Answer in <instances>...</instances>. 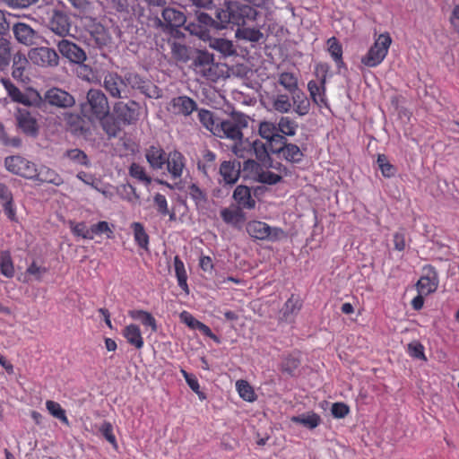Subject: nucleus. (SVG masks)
Wrapping results in <instances>:
<instances>
[{
    "label": "nucleus",
    "mask_w": 459,
    "mask_h": 459,
    "mask_svg": "<svg viewBox=\"0 0 459 459\" xmlns=\"http://www.w3.org/2000/svg\"><path fill=\"white\" fill-rule=\"evenodd\" d=\"M272 105L274 110L279 113H289L291 110V100L287 94H278L272 99Z\"/></svg>",
    "instance_id": "nucleus-42"
},
{
    "label": "nucleus",
    "mask_w": 459,
    "mask_h": 459,
    "mask_svg": "<svg viewBox=\"0 0 459 459\" xmlns=\"http://www.w3.org/2000/svg\"><path fill=\"white\" fill-rule=\"evenodd\" d=\"M16 121L19 128L26 134L36 136L38 134V125L36 119L25 108H18Z\"/></svg>",
    "instance_id": "nucleus-18"
},
{
    "label": "nucleus",
    "mask_w": 459,
    "mask_h": 459,
    "mask_svg": "<svg viewBox=\"0 0 459 459\" xmlns=\"http://www.w3.org/2000/svg\"><path fill=\"white\" fill-rule=\"evenodd\" d=\"M327 49L338 65L342 64V48L335 37H332L327 40Z\"/></svg>",
    "instance_id": "nucleus-48"
},
{
    "label": "nucleus",
    "mask_w": 459,
    "mask_h": 459,
    "mask_svg": "<svg viewBox=\"0 0 459 459\" xmlns=\"http://www.w3.org/2000/svg\"><path fill=\"white\" fill-rule=\"evenodd\" d=\"M221 217L225 223L234 227L239 226L245 221V214L238 206L221 209Z\"/></svg>",
    "instance_id": "nucleus-31"
},
{
    "label": "nucleus",
    "mask_w": 459,
    "mask_h": 459,
    "mask_svg": "<svg viewBox=\"0 0 459 459\" xmlns=\"http://www.w3.org/2000/svg\"><path fill=\"white\" fill-rule=\"evenodd\" d=\"M72 232L78 237L86 239H92L91 227L88 228L84 222L74 224L71 228Z\"/></svg>",
    "instance_id": "nucleus-60"
},
{
    "label": "nucleus",
    "mask_w": 459,
    "mask_h": 459,
    "mask_svg": "<svg viewBox=\"0 0 459 459\" xmlns=\"http://www.w3.org/2000/svg\"><path fill=\"white\" fill-rule=\"evenodd\" d=\"M103 87L113 98L121 99L126 97V83L117 73H108L105 74Z\"/></svg>",
    "instance_id": "nucleus-13"
},
{
    "label": "nucleus",
    "mask_w": 459,
    "mask_h": 459,
    "mask_svg": "<svg viewBox=\"0 0 459 459\" xmlns=\"http://www.w3.org/2000/svg\"><path fill=\"white\" fill-rule=\"evenodd\" d=\"M232 197L241 210H251L255 207V200L252 196L251 189L247 186L238 185L235 188Z\"/></svg>",
    "instance_id": "nucleus-21"
},
{
    "label": "nucleus",
    "mask_w": 459,
    "mask_h": 459,
    "mask_svg": "<svg viewBox=\"0 0 459 459\" xmlns=\"http://www.w3.org/2000/svg\"><path fill=\"white\" fill-rule=\"evenodd\" d=\"M299 365V361L298 359L293 356H288L282 361L281 369L289 375H293Z\"/></svg>",
    "instance_id": "nucleus-61"
},
{
    "label": "nucleus",
    "mask_w": 459,
    "mask_h": 459,
    "mask_svg": "<svg viewBox=\"0 0 459 459\" xmlns=\"http://www.w3.org/2000/svg\"><path fill=\"white\" fill-rule=\"evenodd\" d=\"M438 281L435 272L430 274L421 276L417 282V289L420 294L425 296L434 292L437 288Z\"/></svg>",
    "instance_id": "nucleus-32"
},
{
    "label": "nucleus",
    "mask_w": 459,
    "mask_h": 459,
    "mask_svg": "<svg viewBox=\"0 0 459 459\" xmlns=\"http://www.w3.org/2000/svg\"><path fill=\"white\" fill-rule=\"evenodd\" d=\"M65 120L66 124L70 126V130L74 133H77L78 131L82 130V119L81 117L76 114H66L65 117Z\"/></svg>",
    "instance_id": "nucleus-62"
},
{
    "label": "nucleus",
    "mask_w": 459,
    "mask_h": 459,
    "mask_svg": "<svg viewBox=\"0 0 459 459\" xmlns=\"http://www.w3.org/2000/svg\"><path fill=\"white\" fill-rule=\"evenodd\" d=\"M168 172L173 179L181 178L186 166V160L183 154L178 151L170 152L168 154L166 163Z\"/></svg>",
    "instance_id": "nucleus-17"
},
{
    "label": "nucleus",
    "mask_w": 459,
    "mask_h": 459,
    "mask_svg": "<svg viewBox=\"0 0 459 459\" xmlns=\"http://www.w3.org/2000/svg\"><path fill=\"white\" fill-rule=\"evenodd\" d=\"M329 71V65L321 63L316 65V74L319 77V81L311 80L307 83V90L310 97L315 104L318 107H326L327 99L325 95V82Z\"/></svg>",
    "instance_id": "nucleus-5"
},
{
    "label": "nucleus",
    "mask_w": 459,
    "mask_h": 459,
    "mask_svg": "<svg viewBox=\"0 0 459 459\" xmlns=\"http://www.w3.org/2000/svg\"><path fill=\"white\" fill-rule=\"evenodd\" d=\"M131 229L134 234V239L136 245L144 249L149 250V235L147 234L143 225L140 222H133Z\"/></svg>",
    "instance_id": "nucleus-35"
},
{
    "label": "nucleus",
    "mask_w": 459,
    "mask_h": 459,
    "mask_svg": "<svg viewBox=\"0 0 459 459\" xmlns=\"http://www.w3.org/2000/svg\"><path fill=\"white\" fill-rule=\"evenodd\" d=\"M46 408L54 418L58 419L60 421L66 425L69 424V420L66 417L65 411L61 407V405L58 403L48 400L46 402Z\"/></svg>",
    "instance_id": "nucleus-50"
},
{
    "label": "nucleus",
    "mask_w": 459,
    "mask_h": 459,
    "mask_svg": "<svg viewBox=\"0 0 459 459\" xmlns=\"http://www.w3.org/2000/svg\"><path fill=\"white\" fill-rule=\"evenodd\" d=\"M125 79L126 85H130L133 89L144 91L147 88V82L135 73H127Z\"/></svg>",
    "instance_id": "nucleus-52"
},
{
    "label": "nucleus",
    "mask_w": 459,
    "mask_h": 459,
    "mask_svg": "<svg viewBox=\"0 0 459 459\" xmlns=\"http://www.w3.org/2000/svg\"><path fill=\"white\" fill-rule=\"evenodd\" d=\"M91 232L92 236V239L97 235L106 234L108 238H111L113 237V230L109 227V224L107 221H99L96 224L91 226Z\"/></svg>",
    "instance_id": "nucleus-54"
},
{
    "label": "nucleus",
    "mask_w": 459,
    "mask_h": 459,
    "mask_svg": "<svg viewBox=\"0 0 459 459\" xmlns=\"http://www.w3.org/2000/svg\"><path fill=\"white\" fill-rule=\"evenodd\" d=\"M247 165H251L250 169L255 171L254 179L257 182L267 185H275L281 180V175L261 167L255 161H248Z\"/></svg>",
    "instance_id": "nucleus-19"
},
{
    "label": "nucleus",
    "mask_w": 459,
    "mask_h": 459,
    "mask_svg": "<svg viewBox=\"0 0 459 459\" xmlns=\"http://www.w3.org/2000/svg\"><path fill=\"white\" fill-rule=\"evenodd\" d=\"M392 44L388 33L380 34L370 47L368 53L361 58V63L368 67H376L385 58Z\"/></svg>",
    "instance_id": "nucleus-4"
},
{
    "label": "nucleus",
    "mask_w": 459,
    "mask_h": 459,
    "mask_svg": "<svg viewBox=\"0 0 459 459\" xmlns=\"http://www.w3.org/2000/svg\"><path fill=\"white\" fill-rule=\"evenodd\" d=\"M302 303L298 296L291 295L282 307L283 316L288 319L290 316L296 315L301 308Z\"/></svg>",
    "instance_id": "nucleus-47"
},
{
    "label": "nucleus",
    "mask_w": 459,
    "mask_h": 459,
    "mask_svg": "<svg viewBox=\"0 0 459 459\" xmlns=\"http://www.w3.org/2000/svg\"><path fill=\"white\" fill-rule=\"evenodd\" d=\"M250 150L252 157L255 156L258 160L264 161L269 157V147L267 148L265 143L260 140H255L250 142Z\"/></svg>",
    "instance_id": "nucleus-49"
},
{
    "label": "nucleus",
    "mask_w": 459,
    "mask_h": 459,
    "mask_svg": "<svg viewBox=\"0 0 459 459\" xmlns=\"http://www.w3.org/2000/svg\"><path fill=\"white\" fill-rule=\"evenodd\" d=\"M236 388L239 396L249 403L255 402L257 398L253 387L247 381L238 380L236 383Z\"/></svg>",
    "instance_id": "nucleus-43"
},
{
    "label": "nucleus",
    "mask_w": 459,
    "mask_h": 459,
    "mask_svg": "<svg viewBox=\"0 0 459 459\" xmlns=\"http://www.w3.org/2000/svg\"><path fill=\"white\" fill-rule=\"evenodd\" d=\"M48 27L51 31L60 37H65L70 33L71 23L69 17L61 10L50 9Z\"/></svg>",
    "instance_id": "nucleus-9"
},
{
    "label": "nucleus",
    "mask_w": 459,
    "mask_h": 459,
    "mask_svg": "<svg viewBox=\"0 0 459 459\" xmlns=\"http://www.w3.org/2000/svg\"><path fill=\"white\" fill-rule=\"evenodd\" d=\"M35 174L32 179L41 183H50L55 186H60L63 183L61 177L47 166L38 167L36 165Z\"/></svg>",
    "instance_id": "nucleus-25"
},
{
    "label": "nucleus",
    "mask_w": 459,
    "mask_h": 459,
    "mask_svg": "<svg viewBox=\"0 0 459 459\" xmlns=\"http://www.w3.org/2000/svg\"><path fill=\"white\" fill-rule=\"evenodd\" d=\"M29 59L41 67H54L59 64V56L54 48L39 47L31 48L28 53Z\"/></svg>",
    "instance_id": "nucleus-8"
},
{
    "label": "nucleus",
    "mask_w": 459,
    "mask_h": 459,
    "mask_svg": "<svg viewBox=\"0 0 459 459\" xmlns=\"http://www.w3.org/2000/svg\"><path fill=\"white\" fill-rule=\"evenodd\" d=\"M210 46L224 56H231L236 52L232 42L226 39H213L211 40Z\"/></svg>",
    "instance_id": "nucleus-44"
},
{
    "label": "nucleus",
    "mask_w": 459,
    "mask_h": 459,
    "mask_svg": "<svg viewBox=\"0 0 459 459\" xmlns=\"http://www.w3.org/2000/svg\"><path fill=\"white\" fill-rule=\"evenodd\" d=\"M138 108L139 106L134 101H130L128 103H119L117 107V116L122 119L125 123L132 124L138 119Z\"/></svg>",
    "instance_id": "nucleus-26"
},
{
    "label": "nucleus",
    "mask_w": 459,
    "mask_h": 459,
    "mask_svg": "<svg viewBox=\"0 0 459 459\" xmlns=\"http://www.w3.org/2000/svg\"><path fill=\"white\" fill-rule=\"evenodd\" d=\"M65 156L70 160H72L73 162H74L76 164L83 165V166H86V167L90 166V160L88 159V156L85 154L84 152H82L80 149L68 150L65 152Z\"/></svg>",
    "instance_id": "nucleus-51"
},
{
    "label": "nucleus",
    "mask_w": 459,
    "mask_h": 459,
    "mask_svg": "<svg viewBox=\"0 0 459 459\" xmlns=\"http://www.w3.org/2000/svg\"><path fill=\"white\" fill-rule=\"evenodd\" d=\"M247 231L253 238L276 241L284 236L281 229L271 227L261 221H251L247 224Z\"/></svg>",
    "instance_id": "nucleus-6"
},
{
    "label": "nucleus",
    "mask_w": 459,
    "mask_h": 459,
    "mask_svg": "<svg viewBox=\"0 0 459 459\" xmlns=\"http://www.w3.org/2000/svg\"><path fill=\"white\" fill-rule=\"evenodd\" d=\"M1 82L8 93V96L13 101L23 104L25 106H31L35 104L39 95L36 91H31L29 93L22 92L17 88L9 79H2Z\"/></svg>",
    "instance_id": "nucleus-10"
},
{
    "label": "nucleus",
    "mask_w": 459,
    "mask_h": 459,
    "mask_svg": "<svg viewBox=\"0 0 459 459\" xmlns=\"http://www.w3.org/2000/svg\"><path fill=\"white\" fill-rule=\"evenodd\" d=\"M257 16L258 12L255 7L237 1H227L216 9L219 27L221 28H226L230 23L238 25L239 28L255 21Z\"/></svg>",
    "instance_id": "nucleus-1"
},
{
    "label": "nucleus",
    "mask_w": 459,
    "mask_h": 459,
    "mask_svg": "<svg viewBox=\"0 0 459 459\" xmlns=\"http://www.w3.org/2000/svg\"><path fill=\"white\" fill-rule=\"evenodd\" d=\"M278 83L290 94L299 90V80L296 74L289 72H282L278 75Z\"/></svg>",
    "instance_id": "nucleus-39"
},
{
    "label": "nucleus",
    "mask_w": 459,
    "mask_h": 459,
    "mask_svg": "<svg viewBox=\"0 0 459 459\" xmlns=\"http://www.w3.org/2000/svg\"><path fill=\"white\" fill-rule=\"evenodd\" d=\"M248 126V117L242 113L233 112L231 116L217 123L214 134L221 138L234 141L243 138L242 130Z\"/></svg>",
    "instance_id": "nucleus-2"
},
{
    "label": "nucleus",
    "mask_w": 459,
    "mask_h": 459,
    "mask_svg": "<svg viewBox=\"0 0 459 459\" xmlns=\"http://www.w3.org/2000/svg\"><path fill=\"white\" fill-rule=\"evenodd\" d=\"M299 126L298 123L290 117H281L277 123L278 134L285 138L296 134Z\"/></svg>",
    "instance_id": "nucleus-38"
},
{
    "label": "nucleus",
    "mask_w": 459,
    "mask_h": 459,
    "mask_svg": "<svg viewBox=\"0 0 459 459\" xmlns=\"http://www.w3.org/2000/svg\"><path fill=\"white\" fill-rule=\"evenodd\" d=\"M11 61V43L4 38L0 39V71H4Z\"/></svg>",
    "instance_id": "nucleus-46"
},
{
    "label": "nucleus",
    "mask_w": 459,
    "mask_h": 459,
    "mask_svg": "<svg viewBox=\"0 0 459 459\" xmlns=\"http://www.w3.org/2000/svg\"><path fill=\"white\" fill-rule=\"evenodd\" d=\"M193 69L195 74L207 79H212L214 73L213 58L205 52L199 53L193 61Z\"/></svg>",
    "instance_id": "nucleus-15"
},
{
    "label": "nucleus",
    "mask_w": 459,
    "mask_h": 459,
    "mask_svg": "<svg viewBox=\"0 0 459 459\" xmlns=\"http://www.w3.org/2000/svg\"><path fill=\"white\" fill-rule=\"evenodd\" d=\"M290 420L293 423L303 425L304 427L313 429L316 428L320 422V416L315 412L303 413L291 417Z\"/></svg>",
    "instance_id": "nucleus-37"
},
{
    "label": "nucleus",
    "mask_w": 459,
    "mask_h": 459,
    "mask_svg": "<svg viewBox=\"0 0 459 459\" xmlns=\"http://www.w3.org/2000/svg\"><path fill=\"white\" fill-rule=\"evenodd\" d=\"M100 432L114 447L117 446V439L113 433V426L110 422H103L100 427Z\"/></svg>",
    "instance_id": "nucleus-58"
},
{
    "label": "nucleus",
    "mask_w": 459,
    "mask_h": 459,
    "mask_svg": "<svg viewBox=\"0 0 459 459\" xmlns=\"http://www.w3.org/2000/svg\"><path fill=\"white\" fill-rule=\"evenodd\" d=\"M171 53L173 57L178 61L186 62L189 58L188 48L178 42L171 44Z\"/></svg>",
    "instance_id": "nucleus-55"
},
{
    "label": "nucleus",
    "mask_w": 459,
    "mask_h": 459,
    "mask_svg": "<svg viewBox=\"0 0 459 459\" xmlns=\"http://www.w3.org/2000/svg\"><path fill=\"white\" fill-rule=\"evenodd\" d=\"M118 193L123 199L127 201H133L134 198H138L134 187L129 184L122 185L118 188Z\"/></svg>",
    "instance_id": "nucleus-64"
},
{
    "label": "nucleus",
    "mask_w": 459,
    "mask_h": 459,
    "mask_svg": "<svg viewBox=\"0 0 459 459\" xmlns=\"http://www.w3.org/2000/svg\"><path fill=\"white\" fill-rule=\"evenodd\" d=\"M44 100L51 106L67 108L75 104V99L72 94L60 88L53 87L44 94Z\"/></svg>",
    "instance_id": "nucleus-11"
},
{
    "label": "nucleus",
    "mask_w": 459,
    "mask_h": 459,
    "mask_svg": "<svg viewBox=\"0 0 459 459\" xmlns=\"http://www.w3.org/2000/svg\"><path fill=\"white\" fill-rule=\"evenodd\" d=\"M250 147V142L247 139L243 140V138L241 140L236 141L232 146V152L236 156H238V158L247 159V161L245 162L244 166L245 169L251 168V165H247L248 161H254L253 160H251L252 154Z\"/></svg>",
    "instance_id": "nucleus-34"
},
{
    "label": "nucleus",
    "mask_w": 459,
    "mask_h": 459,
    "mask_svg": "<svg viewBox=\"0 0 459 459\" xmlns=\"http://www.w3.org/2000/svg\"><path fill=\"white\" fill-rule=\"evenodd\" d=\"M29 57L24 54L18 52L14 54L13 58V72L12 75L14 79L25 82L28 77L24 75V72L29 65Z\"/></svg>",
    "instance_id": "nucleus-28"
},
{
    "label": "nucleus",
    "mask_w": 459,
    "mask_h": 459,
    "mask_svg": "<svg viewBox=\"0 0 459 459\" xmlns=\"http://www.w3.org/2000/svg\"><path fill=\"white\" fill-rule=\"evenodd\" d=\"M0 272L6 278L14 276V266L9 251L0 252Z\"/></svg>",
    "instance_id": "nucleus-41"
},
{
    "label": "nucleus",
    "mask_w": 459,
    "mask_h": 459,
    "mask_svg": "<svg viewBox=\"0 0 459 459\" xmlns=\"http://www.w3.org/2000/svg\"><path fill=\"white\" fill-rule=\"evenodd\" d=\"M407 351L412 358L427 360L424 353V346L418 341H413L408 344Z\"/></svg>",
    "instance_id": "nucleus-56"
},
{
    "label": "nucleus",
    "mask_w": 459,
    "mask_h": 459,
    "mask_svg": "<svg viewBox=\"0 0 459 459\" xmlns=\"http://www.w3.org/2000/svg\"><path fill=\"white\" fill-rule=\"evenodd\" d=\"M259 135L265 139L269 143V150L271 147L278 145V143H283L286 142V138L278 134L277 124L271 121H262L258 127Z\"/></svg>",
    "instance_id": "nucleus-14"
},
{
    "label": "nucleus",
    "mask_w": 459,
    "mask_h": 459,
    "mask_svg": "<svg viewBox=\"0 0 459 459\" xmlns=\"http://www.w3.org/2000/svg\"><path fill=\"white\" fill-rule=\"evenodd\" d=\"M377 161L384 177L390 178L394 175V168L385 154H378Z\"/></svg>",
    "instance_id": "nucleus-57"
},
{
    "label": "nucleus",
    "mask_w": 459,
    "mask_h": 459,
    "mask_svg": "<svg viewBox=\"0 0 459 459\" xmlns=\"http://www.w3.org/2000/svg\"><path fill=\"white\" fill-rule=\"evenodd\" d=\"M123 336L127 342L137 350H141L144 345V341L142 335L139 325L130 324L123 329Z\"/></svg>",
    "instance_id": "nucleus-27"
},
{
    "label": "nucleus",
    "mask_w": 459,
    "mask_h": 459,
    "mask_svg": "<svg viewBox=\"0 0 459 459\" xmlns=\"http://www.w3.org/2000/svg\"><path fill=\"white\" fill-rule=\"evenodd\" d=\"M235 36L238 39L252 43H257L264 39V34L259 29L245 27V25L237 29Z\"/></svg>",
    "instance_id": "nucleus-33"
},
{
    "label": "nucleus",
    "mask_w": 459,
    "mask_h": 459,
    "mask_svg": "<svg viewBox=\"0 0 459 459\" xmlns=\"http://www.w3.org/2000/svg\"><path fill=\"white\" fill-rule=\"evenodd\" d=\"M48 273V268L39 265L33 261L26 269V274L32 275L35 280L41 281L45 273Z\"/></svg>",
    "instance_id": "nucleus-59"
},
{
    "label": "nucleus",
    "mask_w": 459,
    "mask_h": 459,
    "mask_svg": "<svg viewBox=\"0 0 459 459\" xmlns=\"http://www.w3.org/2000/svg\"><path fill=\"white\" fill-rule=\"evenodd\" d=\"M271 152L279 153L288 161L299 162L301 160L303 153L299 147L293 143H278V145L271 147Z\"/></svg>",
    "instance_id": "nucleus-20"
},
{
    "label": "nucleus",
    "mask_w": 459,
    "mask_h": 459,
    "mask_svg": "<svg viewBox=\"0 0 459 459\" xmlns=\"http://www.w3.org/2000/svg\"><path fill=\"white\" fill-rule=\"evenodd\" d=\"M197 108L196 102L187 96L173 98L168 106V110L175 115L189 116Z\"/></svg>",
    "instance_id": "nucleus-16"
},
{
    "label": "nucleus",
    "mask_w": 459,
    "mask_h": 459,
    "mask_svg": "<svg viewBox=\"0 0 459 459\" xmlns=\"http://www.w3.org/2000/svg\"><path fill=\"white\" fill-rule=\"evenodd\" d=\"M82 111L90 119H103L109 113L106 95L100 90H90L87 93V101L82 105Z\"/></svg>",
    "instance_id": "nucleus-3"
},
{
    "label": "nucleus",
    "mask_w": 459,
    "mask_h": 459,
    "mask_svg": "<svg viewBox=\"0 0 459 459\" xmlns=\"http://www.w3.org/2000/svg\"><path fill=\"white\" fill-rule=\"evenodd\" d=\"M291 103L294 111L300 117L307 115L310 111V100L307 95L299 89L291 93Z\"/></svg>",
    "instance_id": "nucleus-30"
},
{
    "label": "nucleus",
    "mask_w": 459,
    "mask_h": 459,
    "mask_svg": "<svg viewBox=\"0 0 459 459\" xmlns=\"http://www.w3.org/2000/svg\"><path fill=\"white\" fill-rule=\"evenodd\" d=\"M174 269L178 286L182 290L188 294L189 288L187 285V273L183 261L178 255L174 257Z\"/></svg>",
    "instance_id": "nucleus-36"
},
{
    "label": "nucleus",
    "mask_w": 459,
    "mask_h": 459,
    "mask_svg": "<svg viewBox=\"0 0 459 459\" xmlns=\"http://www.w3.org/2000/svg\"><path fill=\"white\" fill-rule=\"evenodd\" d=\"M240 174V163L238 161L225 160L220 166V175L225 184H235Z\"/></svg>",
    "instance_id": "nucleus-22"
},
{
    "label": "nucleus",
    "mask_w": 459,
    "mask_h": 459,
    "mask_svg": "<svg viewBox=\"0 0 459 459\" xmlns=\"http://www.w3.org/2000/svg\"><path fill=\"white\" fill-rule=\"evenodd\" d=\"M145 157L153 169H160L165 165L168 155L160 147L151 146L146 151Z\"/></svg>",
    "instance_id": "nucleus-29"
},
{
    "label": "nucleus",
    "mask_w": 459,
    "mask_h": 459,
    "mask_svg": "<svg viewBox=\"0 0 459 459\" xmlns=\"http://www.w3.org/2000/svg\"><path fill=\"white\" fill-rule=\"evenodd\" d=\"M129 316L131 318L140 321L144 326L151 327L152 332L157 331L156 319L151 313L141 309H135L129 311Z\"/></svg>",
    "instance_id": "nucleus-40"
},
{
    "label": "nucleus",
    "mask_w": 459,
    "mask_h": 459,
    "mask_svg": "<svg viewBox=\"0 0 459 459\" xmlns=\"http://www.w3.org/2000/svg\"><path fill=\"white\" fill-rule=\"evenodd\" d=\"M57 49L64 57L74 64L82 65L87 58L85 51L68 39L58 41Z\"/></svg>",
    "instance_id": "nucleus-12"
},
{
    "label": "nucleus",
    "mask_w": 459,
    "mask_h": 459,
    "mask_svg": "<svg viewBox=\"0 0 459 459\" xmlns=\"http://www.w3.org/2000/svg\"><path fill=\"white\" fill-rule=\"evenodd\" d=\"M198 117L201 124L214 134L217 123H215L212 113L206 109H201L198 112Z\"/></svg>",
    "instance_id": "nucleus-53"
},
{
    "label": "nucleus",
    "mask_w": 459,
    "mask_h": 459,
    "mask_svg": "<svg viewBox=\"0 0 459 459\" xmlns=\"http://www.w3.org/2000/svg\"><path fill=\"white\" fill-rule=\"evenodd\" d=\"M78 75L90 82H96L98 81L92 70L88 65H83V63L78 68Z\"/></svg>",
    "instance_id": "nucleus-63"
},
{
    "label": "nucleus",
    "mask_w": 459,
    "mask_h": 459,
    "mask_svg": "<svg viewBox=\"0 0 459 459\" xmlns=\"http://www.w3.org/2000/svg\"><path fill=\"white\" fill-rule=\"evenodd\" d=\"M13 31L18 42L26 46H30L34 44L37 32L26 23H15L13 25Z\"/></svg>",
    "instance_id": "nucleus-23"
},
{
    "label": "nucleus",
    "mask_w": 459,
    "mask_h": 459,
    "mask_svg": "<svg viewBox=\"0 0 459 459\" xmlns=\"http://www.w3.org/2000/svg\"><path fill=\"white\" fill-rule=\"evenodd\" d=\"M129 175L144 186H148L152 182V178L146 173L145 169L138 163L130 165Z\"/></svg>",
    "instance_id": "nucleus-45"
},
{
    "label": "nucleus",
    "mask_w": 459,
    "mask_h": 459,
    "mask_svg": "<svg viewBox=\"0 0 459 459\" xmlns=\"http://www.w3.org/2000/svg\"><path fill=\"white\" fill-rule=\"evenodd\" d=\"M162 18L164 20V24L159 20V23L160 26H165L166 28H178L181 27L186 22L185 14L175 9V8H165L162 11Z\"/></svg>",
    "instance_id": "nucleus-24"
},
{
    "label": "nucleus",
    "mask_w": 459,
    "mask_h": 459,
    "mask_svg": "<svg viewBox=\"0 0 459 459\" xmlns=\"http://www.w3.org/2000/svg\"><path fill=\"white\" fill-rule=\"evenodd\" d=\"M4 167L9 172L27 179H31L36 175V164L20 155L6 157L4 159Z\"/></svg>",
    "instance_id": "nucleus-7"
}]
</instances>
